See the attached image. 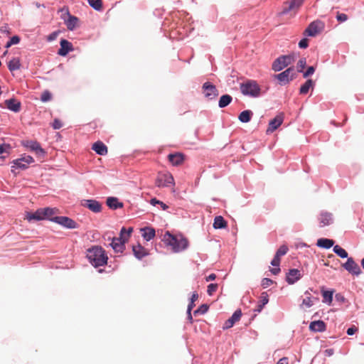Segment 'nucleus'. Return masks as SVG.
<instances>
[{"instance_id": "obj_1", "label": "nucleus", "mask_w": 364, "mask_h": 364, "mask_svg": "<svg viewBox=\"0 0 364 364\" xmlns=\"http://www.w3.org/2000/svg\"><path fill=\"white\" fill-rule=\"evenodd\" d=\"M86 257L90 263L95 268L106 265L108 260L105 250L98 245L89 248L87 250Z\"/></svg>"}, {"instance_id": "obj_2", "label": "nucleus", "mask_w": 364, "mask_h": 364, "mask_svg": "<svg viewBox=\"0 0 364 364\" xmlns=\"http://www.w3.org/2000/svg\"><path fill=\"white\" fill-rule=\"evenodd\" d=\"M162 241L167 245L171 247L174 252H179L185 250L188 246V241L186 238L181 237L178 238L177 236L166 231L162 237Z\"/></svg>"}, {"instance_id": "obj_3", "label": "nucleus", "mask_w": 364, "mask_h": 364, "mask_svg": "<svg viewBox=\"0 0 364 364\" xmlns=\"http://www.w3.org/2000/svg\"><path fill=\"white\" fill-rule=\"evenodd\" d=\"M240 92L243 95L252 97H258L260 95L261 88L257 81L247 80L240 85Z\"/></svg>"}, {"instance_id": "obj_4", "label": "nucleus", "mask_w": 364, "mask_h": 364, "mask_svg": "<svg viewBox=\"0 0 364 364\" xmlns=\"http://www.w3.org/2000/svg\"><path fill=\"white\" fill-rule=\"evenodd\" d=\"M296 55L294 53L289 55H280L276 58L272 63V70L275 72L282 70L289 65L294 62Z\"/></svg>"}, {"instance_id": "obj_5", "label": "nucleus", "mask_w": 364, "mask_h": 364, "mask_svg": "<svg viewBox=\"0 0 364 364\" xmlns=\"http://www.w3.org/2000/svg\"><path fill=\"white\" fill-rule=\"evenodd\" d=\"M126 231L127 228L125 227H122L120 230V236L119 237H108V240H111L109 245L115 252L122 253L124 250L125 242L127 240V238L124 236V232Z\"/></svg>"}, {"instance_id": "obj_6", "label": "nucleus", "mask_w": 364, "mask_h": 364, "mask_svg": "<svg viewBox=\"0 0 364 364\" xmlns=\"http://www.w3.org/2000/svg\"><path fill=\"white\" fill-rule=\"evenodd\" d=\"M34 161V159L31 156L24 154L21 158L12 161L11 172L16 175L15 169L26 170L28 168V165Z\"/></svg>"}, {"instance_id": "obj_7", "label": "nucleus", "mask_w": 364, "mask_h": 364, "mask_svg": "<svg viewBox=\"0 0 364 364\" xmlns=\"http://www.w3.org/2000/svg\"><path fill=\"white\" fill-rule=\"evenodd\" d=\"M296 75L294 67L291 66L282 73L275 75L274 77L279 80L281 85H286L296 78Z\"/></svg>"}, {"instance_id": "obj_8", "label": "nucleus", "mask_w": 364, "mask_h": 364, "mask_svg": "<svg viewBox=\"0 0 364 364\" xmlns=\"http://www.w3.org/2000/svg\"><path fill=\"white\" fill-rule=\"evenodd\" d=\"M50 221L67 229H77L79 227V225L74 220L68 216H54L52 219H50Z\"/></svg>"}, {"instance_id": "obj_9", "label": "nucleus", "mask_w": 364, "mask_h": 364, "mask_svg": "<svg viewBox=\"0 0 364 364\" xmlns=\"http://www.w3.org/2000/svg\"><path fill=\"white\" fill-rule=\"evenodd\" d=\"M155 185L159 187H168L174 185V178L173 176L168 173H159L155 181Z\"/></svg>"}, {"instance_id": "obj_10", "label": "nucleus", "mask_w": 364, "mask_h": 364, "mask_svg": "<svg viewBox=\"0 0 364 364\" xmlns=\"http://www.w3.org/2000/svg\"><path fill=\"white\" fill-rule=\"evenodd\" d=\"M60 11L62 13H64V14L67 16V18L63 16L62 17L67 26V28L69 31H73L76 27L77 23L78 22V18L73 15H71L68 10V8L67 7H63L60 9Z\"/></svg>"}, {"instance_id": "obj_11", "label": "nucleus", "mask_w": 364, "mask_h": 364, "mask_svg": "<svg viewBox=\"0 0 364 364\" xmlns=\"http://www.w3.org/2000/svg\"><path fill=\"white\" fill-rule=\"evenodd\" d=\"M342 266L346 271L353 275L359 276L362 273L360 267L355 262L353 257L348 258L347 261Z\"/></svg>"}, {"instance_id": "obj_12", "label": "nucleus", "mask_w": 364, "mask_h": 364, "mask_svg": "<svg viewBox=\"0 0 364 364\" xmlns=\"http://www.w3.org/2000/svg\"><path fill=\"white\" fill-rule=\"evenodd\" d=\"M23 146L35 151L36 154L39 157H43L46 155L45 150L41 147V144L36 141H26L23 142Z\"/></svg>"}, {"instance_id": "obj_13", "label": "nucleus", "mask_w": 364, "mask_h": 364, "mask_svg": "<svg viewBox=\"0 0 364 364\" xmlns=\"http://www.w3.org/2000/svg\"><path fill=\"white\" fill-rule=\"evenodd\" d=\"M202 87L205 97L209 100H213L218 95V90L215 85L210 82H205L203 83Z\"/></svg>"}, {"instance_id": "obj_14", "label": "nucleus", "mask_w": 364, "mask_h": 364, "mask_svg": "<svg viewBox=\"0 0 364 364\" xmlns=\"http://www.w3.org/2000/svg\"><path fill=\"white\" fill-rule=\"evenodd\" d=\"M81 205L95 213H100L102 210L101 203L95 199L82 200Z\"/></svg>"}, {"instance_id": "obj_15", "label": "nucleus", "mask_w": 364, "mask_h": 364, "mask_svg": "<svg viewBox=\"0 0 364 364\" xmlns=\"http://www.w3.org/2000/svg\"><path fill=\"white\" fill-rule=\"evenodd\" d=\"M60 48L58 50V55L60 56H66L69 52L74 50L73 44L66 39L62 38L60 41Z\"/></svg>"}, {"instance_id": "obj_16", "label": "nucleus", "mask_w": 364, "mask_h": 364, "mask_svg": "<svg viewBox=\"0 0 364 364\" xmlns=\"http://www.w3.org/2000/svg\"><path fill=\"white\" fill-rule=\"evenodd\" d=\"M302 277L301 271L298 269H290L286 275V282L289 284H294Z\"/></svg>"}, {"instance_id": "obj_17", "label": "nucleus", "mask_w": 364, "mask_h": 364, "mask_svg": "<svg viewBox=\"0 0 364 364\" xmlns=\"http://www.w3.org/2000/svg\"><path fill=\"white\" fill-rule=\"evenodd\" d=\"M284 121V117L282 114H277L274 119H271L269 122V126L267 129V133H272L274 132Z\"/></svg>"}, {"instance_id": "obj_18", "label": "nucleus", "mask_w": 364, "mask_h": 364, "mask_svg": "<svg viewBox=\"0 0 364 364\" xmlns=\"http://www.w3.org/2000/svg\"><path fill=\"white\" fill-rule=\"evenodd\" d=\"M242 316V311L240 309H237L232 315L225 321L223 328L228 329L233 326V325L240 320Z\"/></svg>"}, {"instance_id": "obj_19", "label": "nucleus", "mask_w": 364, "mask_h": 364, "mask_svg": "<svg viewBox=\"0 0 364 364\" xmlns=\"http://www.w3.org/2000/svg\"><path fill=\"white\" fill-rule=\"evenodd\" d=\"M4 103L6 106V108L10 111L17 113L21 110V103L14 97L6 100Z\"/></svg>"}, {"instance_id": "obj_20", "label": "nucleus", "mask_w": 364, "mask_h": 364, "mask_svg": "<svg viewBox=\"0 0 364 364\" xmlns=\"http://www.w3.org/2000/svg\"><path fill=\"white\" fill-rule=\"evenodd\" d=\"M321 23L319 21H314L309 23L305 29L304 34L307 36L314 37L319 32L318 24Z\"/></svg>"}, {"instance_id": "obj_21", "label": "nucleus", "mask_w": 364, "mask_h": 364, "mask_svg": "<svg viewBox=\"0 0 364 364\" xmlns=\"http://www.w3.org/2000/svg\"><path fill=\"white\" fill-rule=\"evenodd\" d=\"M319 226L321 228L329 225L331 223H333V215L331 213L322 211L320 213L319 218Z\"/></svg>"}, {"instance_id": "obj_22", "label": "nucleus", "mask_w": 364, "mask_h": 364, "mask_svg": "<svg viewBox=\"0 0 364 364\" xmlns=\"http://www.w3.org/2000/svg\"><path fill=\"white\" fill-rule=\"evenodd\" d=\"M304 2V0H291L289 3L286 2L288 4L287 6H285L281 12L282 15L287 14L290 11L299 8Z\"/></svg>"}, {"instance_id": "obj_23", "label": "nucleus", "mask_w": 364, "mask_h": 364, "mask_svg": "<svg viewBox=\"0 0 364 364\" xmlns=\"http://www.w3.org/2000/svg\"><path fill=\"white\" fill-rule=\"evenodd\" d=\"M326 328V325L322 320L311 321L309 325V329L314 332H323Z\"/></svg>"}, {"instance_id": "obj_24", "label": "nucleus", "mask_w": 364, "mask_h": 364, "mask_svg": "<svg viewBox=\"0 0 364 364\" xmlns=\"http://www.w3.org/2000/svg\"><path fill=\"white\" fill-rule=\"evenodd\" d=\"M92 149L100 156H105L107 154V147L102 141H97L92 144Z\"/></svg>"}, {"instance_id": "obj_25", "label": "nucleus", "mask_w": 364, "mask_h": 364, "mask_svg": "<svg viewBox=\"0 0 364 364\" xmlns=\"http://www.w3.org/2000/svg\"><path fill=\"white\" fill-rule=\"evenodd\" d=\"M141 232H142L143 238L147 242L151 240L156 235L154 228L149 226L141 228Z\"/></svg>"}, {"instance_id": "obj_26", "label": "nucleus", "mask_w": 364, "mask_h": 364, "mask_svg": "<svg viewBox=\"0 0 364 364\" xmlns=\"http://www.w3.org/2000/svg\"><path fill=\"white\" fill-rule=\"evenodd\" d=\"M168 161L173 166H178L183 161V155L181 153L176 152L169 154L168 156Z\"/></svg>"}, {"instance_id": "obj_27", "label": "nucleus", "mask_w": 364, "mask_h": 364, "mask_svg": "<svg viewBox=\"0 0 364 364\" xmlns=\"http://www.w3.org/2000/svg\"><path fill=\"white\" fill-rule=\"evenodd\" d=\"M132 251L134 257L139 260L149 255L146 250L141 245H138V246H133Z\"/></svg>"}, {"instance_id": "obj_28", "label": "nucleus", "mask_w": 364, "mask_h": 364, "mask_svg": "<svg viewBox=\"0 0 364 364\" xmlns=\"http://www.w3.org/2000/svg\"><path fill=\"white\" fill-rule=\"evenodd\" d=\"M107 205L112 210H117L123 207V203L116 197H108L106 200Z\"/></svg>"}, {"instance_id": "obj_29", "label": "nucleus", "mask_w": 364, "mask_h": 364, "mask_svg": "<svg viewBox=\"0 0 364 364\" xmlns=\"http://www.w3.org/2000/svg\"><path fill=\"white\" fill-rule=\"evenodd\" d=\"M42 208L37 209L34 213H27L26 219L31 222L32 220L40 221L44 220L42 215Z\"/></svg>"}, {"instance_id": "obj_30", "label": "nucleus", "mask_w": 364, "mask_h": 364, "mask_svg": "<svg viewBox=\"0 0 364 364\" xmlns=\"http://www.w3.org/2000/svg\"><path fill=\"white\" fill-rule=\"evenodd\" d=\"M316 245L318 247L328 250L332 247H333L334 241L332 239L328 238H319L317 240Z\"/></svg>"}, {"instance_id": "obj_31", "label": "nucleus", "mask_w": 364, "mask_h": 364, "mask_svg": "<svg viewBox=\"0 0 364 364\" xmlns=\"http://www.w3.org/2000/svg\"><path fill=\"white\" fill-rule=\"evenodd\" d=\"M321 291L323 296V302L327 303L328 304H331L333 301L334 290H326L323 287Z\"/></svg>"}, {"instance_id": "obj_32", "label": "nucleus", "mask_w": 364, "mask_h": 364, "mask_svg": "<svg viewBox=\"0 0 364 364\" xmlns=\"http://www.w3.org/2000/svg\"><path fill=\"white\" fill-rule=\"evenodd\" d=\"M259 304L257 305V308L254 309L255 312H261L263 309L264 306L268 304L269 302V296L266 291H264L261 294Z\"/></svg>"}, {"instance_id": "obj_33", "label": "nucleus", "mask_w": 364, "mask_h": 364, "mask_svg": "<svg viewBox=\"0 0 364 364\" xmlns=\"http://www.w3.org/2000/svg\"><path fill=\"white\" fill-rule=\"evenodd\" d=\"M214 229H223L227 226V222L221 215L215 216L214 218L213 224Z\"/></svg>"}, {"instance_id": "obj_34", "label": "nucleus", "mask_w": 364, "mask_h": 364, "mask_svg": "<svg viewBox=\"0 0 364 364\" xmlns=\"http://www.w3.org/2000/svg\"><path fill=\"white\" fill-rule=\"evenodd\" d=\"M253 112L250 109H246L240 112L238 116V119L242 123H247L250 122Z\"/></svg>"}, {"instance_id": "obj_35", "label": "nucleus", "mask_w": 364, "mask_h": 364, "mask_svg": "<svg viewBox=\"0 0 364 364\" xmlns=\"http://www.w3.org/2000/svg\"><path fill=\"white\" fill-rule=\"evenodd\" d=\"M232 101V97L230 95L225 94L222 95L218 101V107L220 108H225L229 105Z\"/></svg>"}, {"instance_id": "obj_36", "label": "nucleus", "mask_w": 364, "mask_h": 364, "mask_svg": "<svg viewBox=\"0 0 364 364\" xmlns=\"http://www.w3.org/2000/svg\"><path fill=\"white\" fill-rule=\"evenodd\" d=\"M21 68V62L18 58H13L8 63V68L11 72L17 70Z\"/></svg>"}, {"instance_id": "obj_37", "label": "nucleus", "mask_w": 364, "mask_h": 364, "mask_svg": "<svg viewBox=\"0 0 364 364\" xmlns=\"http://www.w3.org/2000/svg\"><path fill=\"white\" fill-rule=\"evenodd\" d=\"M314 86V82L311 79H308L299 89V94L306 95L309 92V89Z\"/></svg>"}, {"instance_id": "obj_38", "label": "nucleus", "mask_w": 364, "mask_h": 364, "mask_svg": "<svg viewBox=\"0 0 364 364\" xmlns=\"http://www.w3.org/2000/svg\"><path fill=\"white\" fill-rule=\"evenodd\" d=\"M333 251L336 255H337L341 258H343V259L349 258L348 254L346 252V250H344L343 248H342L338 245L333 246Z\"/></svg>"}, {"instance_id": "obj_39", "label": "nucleus", "mask_w": 364, "mask_h": 364, "mask_svg": "<svg viewBox=\"0 0 364 364\" xmlns=\"http://www.w3.org/2000/svg\"><path fill=\"white\" fill-rule=\"evenodd\" d=\"M42 215L44 218V220H48L50 221V219H52V218H53V215L55 213L56 209L47 207L45 208H42Z\"/></svg>"}, {"instance_id": "obj_40", "label": "nucleus", "mask_w": 364, "mask_h": 364, "mask_svg": "<svg viewBox=\"0 0 364 364\" xmlns=\"http://www.w3.org/2000/svg\"><path fill=\"white\" fill-rule=\"evenodd\" d=\"M318 297H312L311 296H307L302 301V304L305 306L306 308H310L314 304V301H318Z\"/></svg>"}, {"instance_id": "obj_41", "label": "nucleus", "mask_w": 364, "mask_h": 364, "mask_svg": "<svg viewBox=\"0 0 364 364\" xmlns=\"http://www.w3.org/2000/svg\"><path fill=\"white\" fill-rule=\"evenodd\" d=\"M87 2L95 11H100L102 9V0H87Z\"/></svg>"}, {"instance_id": "obj_42", "label": "nucleus", "mask_w": 364, "mask_h": 364, "mask_svg": "<svg viewBox=\"0 0 364 364\" xmlns=\"http://www.w3.org/2000/svg\"><path fill=\"white\" fill-rule=\"evenodd\" d=\"M209 306L206 304H201L197 309L193 311V314L196 315H203L205 314L208 311Z\"/></svg>"}, {"instance_id": "obj_43", "label": "nucleus", "mask_w": 364, "mask_h": 364, "mask_svg": "<svg viewBox=\"0 0 364 364\" xmlns=\"http://www.w3.org/2000/svg\"><path fill=\"white\" fill-rule=\"evenodd\" d=\"M20 41H21V38L18 36H17V35L13 36L11 38H10L9 41H8L6 42L5 47L6 48H9L13 45L18 44L20 42Z\"/></svg>"}, {"instance_id": "obj_44", "label": "nucleus", "mask_w": 364, "mask_h": 364, "mask_svg": "<svg viewBox=\"0 0 364 364\" xmlns=\"http://www.w3.org/2000/svg\"><path fill=\"white\" fill-rule=\"evenodd\" d=\"M150 204L154 205V206H155L156 205H160L161 208H162V210H167L168 208V206L166 204H165L164 202L158 200L156 198H151L150 200Z\"/></svg>"}, {"instance_id": "obj_45", "label": "nucleus", "mask_w": 364, "mask_h": 364, "mask_svg": "<svg viewBox=\"0 0 364 364\" xmlns=\"http://www.w3.org/2000/svg\"><path fill=\"white\" fill-rule=\"evenodd\" d=\"M288 250L289 249L287 245H281L279 248L277 250L275 255L277 256V257L280 258L282 256L285 255L287 253Z\"/></svg>"}, {"instance_id": "obj_46", "label": "nucleus", "mask_w": 364, "mask_h": 364, "mask_svg": "<svg viewBox=\"0 0 364 364\" xmlns=\"http://www.w3.org/2000/svg\"><path fill=\"white\" fill-rule=\"evenodd\" d=\"M11 149L12 147L9 144L3 143L0 144V155H2L4 153L9 154Z\"/></svg>"}, {"instance_id": "obj_47", "label": "nucleus", "mask_w": 364, "mask_h": 364, "mask_svg": "<svg viewBox=\"0 0 364 364\" xmlns=\"http://www.w3.org/2000/svg\"><path fill=\"white\" fill-rule=\"evenodd\" d=\"M306 59L305 58H301L299 59V60L297 63V72L298 73H303L304 68L306 67Z\"/></svg>"}, {"instance_id": "obj_48", "label": "nucleus", "mask_w": 364, "mask_h": 364, "mask_svg": "<svg viewBox=\"0 0 364 364\" xmlns=\"http://www.w3.org/2000/svg\"><path fill=\"white\" fill-rule=\"evenodd\" d=\"M51 97V93L48 90H46L41 94V100L43 102H46L50 100Z\"/></svg>"}, {"instance_id": "obj_49", "label": "nucleus", "mask_w": 364, "mask_h": 364, "mask_svg": "<svg viewBox=\"0 0 364 364\" xmlns=\"http://www.w3.org/2000/svg\"><path fill=\"white\" fill-rule=\"evenodd\" d=\"M218 284L211 283L208 285L207 293L209 296H211L218 289Z\"/></svg>"}, {"instance_id": "obj_50", "label": "nucleus", "mask_w": 364, "mask_h": 364, "mask_svg": "<svg viewBox=\"0 0 364 364\" xmlns=\"http://www.w3.org/2000/svg\"><path fill=\"white\" fill-rule=\"evenodd\" d=\"M274 283V281L269 278H263L261 282V286L263 289L267 288L269 286L272 285Z\"/></svg>"}, {"instance_id": "obj_51", "label": "nucleus", "mask_w": 364, "mask_h": 364, "mask_svg": "<svg viewBox=\"0 0 364 364\" xmlns=\"http://www.w3.org/2000/svg\"><path fill=\"white\" fill-rule=\"evenodd\" d=\"M315 72V68L314 66H309L305 72L303 71V77L307 78L310 75H312Z\"/></svg>"}, {"instance_id": "obj_52", "label": "nucleus", "mask_w": 364, "mask_h": 364, "mask_svg": "<svg viewBox=\"0 0 364 364\" xmlns=\"http://www.w3.org/2000/svg\"><path fill=\"white\" fill-rule=\"evenodd\" d=\"M63 127V123L59 119H55L52 123L53 129H60Z\"/></svg>"}, {"instance_id": "obj_53", "label": "nucleus", "mask_w": 364, "mask_h": 364, "mask_svg": "<svg viewBox=\"0 0 364 364\" xmlns=\"http://www.w3.org/2000/svg\"><path fill=\"white\" fill-rule=\"evenodd\" d=\"M309 46V40L306 38H303L299 42V47L301 49H305Z\"/></svg>"}, {"instance_id": "obj_54", "label": "nucleus", "mask_w": 364, "mask_h": 364, "mask_svg": "<svg viewBox=\"0 0 364 364\" xmlns=\"http://www.w3.org/2000/svg\"><path fill=\"white\" fill-rule=\"evenodd\" d=\"M59 33H60V31H55L52 32L50 34H49L47 36V41L48 42L55 41L56 39V38L58 37V36L59 35Z\"/></svg>"}, {"instance_id": "obj_55", "label": "nucleus", "mask_w": 364, "mask_h": 364, "mask_svg": "<svg viewBox=\"0 0 364 364\" xmlns=\"http://www.w3.org/2000/svg\"><path fill=\"white\" fill-rule=\"evenodd\" d=\"M336 19L340 22H345L348 19V16L346 14H338L336 16Z\"/></svg>"}, {"instance_id": "obj_56", "label": "nucleus", "mask_w": 364, "mask_h": 364, "mask_svg": "<svg viewBox=\"0 0 364 364\" xmlns=\"http://www.w3.org/2000/svg\"><path fill=\"white\" fill-rule=\"evenodd\" d=\"M358 331V328L355 327V326H352L350 327H349L348 329H347V331H346V333L348 335V336H353L355 333V332Z\"/></svg>"}, {"instance_id": "obj_57", "label": "nucleus", "mask_w": 364, "mask_h": 364, "mask_svg": "<svg viewBox=\"0 0 364 364\" xmlns=\"http://www.w3.org/2000/svg\"><path fill=\"white\" fill-rule=\"evenodd\" d=\"M273 267H279L280 264V258L277 257L276 255H274V258L271 261L270 263Z\"/></svg>"}, {"instance_id": "obj_58", "label": "nucleus", "mask_w": 364, "mask_h": 364, "mask_svg": "<svg viewBox=\"0 0 364 364\" xmlns=\"http://www.w3.org/2000/svg\"><path fill=\"white\" fill-rule=\"evenodd\" d=\"M335 297L337 301L341 302H344L346 300L345 297L341 294H336Z\"/></svg>"}, {"instance_id": "obj_59", "label": "nucleus", "mask_w": 364, "mask_h": 364, "mask_svg": "<svg viewBox=\"0 0 364 364\" xmlns=\"http://www.w3.org/2000/svg\"><path fill=\"white\" fill-rule=\"evenodd\" d=\"M280 271H281V269H280L279 267H276L272 268V269H270V272L274 275L278 274L280 272Z\"/></svg>"}, {"instance_id": "obj_60", "label": "nucleus", "mask_w": 364, "mask_h": 364, "mask_svg": "<svg viewBox=\"0 0 364 364\" xmlns=\"http://www.w3.org/2000/svg\"><path fill=\"white\" fill-rule=\"evenodd\" d=\"M215 279H216V275H215V274H213H213H209V275L206 277L205 280H206V282H209V281H213V280H215Z\"/></svg>"}, {"instance_id": "obj_61", "label": "nucleus", "mask_w": 364, "mask_h": 364, "mask_svg": "<svg viewBox=\"0 0 364 364\" xmlns=\"http://www.w3.org/2000/svg\"><path fill=\"white\" fill-rule=\"evenodd\" d=\"M198 298V294L194 291L190 299V301L195 302Z\"/></svg>"}, {"instance_id": "obj_62", "label": "nucleus", "mask_w": 364, "mask_h": 364, "mask_svg": "<svg viewBox=\"0 0 364 364\" xmlns=\"http://www.w3.org/2000/svg\"><path fill=\"white\" fill-rule=\"evenodd\" d=\"M287 358H282L279 360V361L277 363V364H288Z\"/></svg>"}, {"instance_id": "obj_63", "label": "nucleus", "mask_w": 364, "mask_h": 364, "mask_svg": "<svg viewBox=\"0 0 364 364\" xmlns=\"http://www.w3.org/2000/svg\"><path fill=\"white\" fill-rule=\"evenodd\" d=\"M195 306V302L190 301L188 307H187V311H191L193 308Z\"/></svg>"}, {"instance_id": "obj_64", "label": "nucleus", "mask_w": 364, "mask_h": 364, "mask_svg": "<svg viewBox=\"0 0 364 364\" xmlns=\"http://www.w3.org/2000/svg\"><path fill=\"white\" fill-rule=\"evenodd\" d=\"M334 351L332 348L326 349L325 350V355L327 356H331L333 354Z\"/></svg>"}]
</instances>
